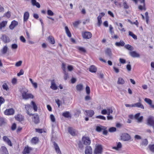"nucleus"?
<instances>
[{
	"label": "nucleus",
	"instance_id": "38",
	"mask_svg": "<svg viewBox=\"0 0 154 154\" xmlns=\"http://www.w3.org/2000/svg\"><path fill=\"white\" fill-rule=\"evenodd\" d=\"M48 41L51 44H54L55 43V40L54 38L52 36H49L48 38Z\"/></svg>",
	"mask_w": 154,
	"mask_h": 154
},
{
	"label": "nucleus",
	"instance_id": "13",
	"mask_svg": "<svg viewBox=\"0 0 154 154\" xmlns=\"http://www.w3.org/2000/svg\"><path fill=\"white\" fill-rule=\"evenodd\" d=\"M50 88L54 90H56L57 89V87L55 84L54 80L51 81V86H50Z\"/></svg>",
	"mask_w": 154,
	"mask_h": 154
},
{
	"label": "nucleus",
	"instance_id": "9",
	"mask_svg": "<svg viewBox=\"0 0 154 154\" xmlns=\"http://www.w3.org/2000/svg\"><path fill=\"white\" fill-rule=\"evenodd\" d=\"M14 112V111L13 109H6L4 112V114L6 115H13Z\"/></svg>",
	"mask_w": 154,
	"mask_h": 154
},
{
	"label": "nucleus",
	"instance_id": "3",
	"mask_svg": "<svg viewBox=\"0 0 154 154\" xmlns=\"http://www.w3.org/2000/svg\"><path fill=\"white\" fill-rule=\"evenodd\" d=\"M82 141L84 145H89L91 143L90 138L88 137L83 136L82 138Z\"/></svg>",
	"mask_w": 154,
	"mask_h": 154
},
{
	"label": "nucleus",
	"instance_id": "29",
	"mask_svg": "<svg viewBox=\"0 0 154 154\" xmlns=\"http://www.w3.org/2000/svg\"><path fill=\"white\" fill-rule=\"evenodd\" d=\"M1 151L2 154H8L7 148L5 146H2L1 147Z\"/></svg>",
	"mask_w": 154,
	"mask_h": 154
},
{
	"label": "nucleus",
	"instance_id": "24",
	"mask_svg": "<svg viewBox=\"0 0 154 154\" xmlns=\"http://www.w3.org/2000/svg\"><path fill=\"white\" fill-rule=\"evenodd\" d=\"M86 112L87 113V115L89 117H92L94 114V111L92 110H86Z\"/></svg>",
	"mask_w": 154,
	"mask_h": 154
},
{
	"label": "nucleus",
	"instance_id": "15",
	"mask_svg": "<svg viewBox=\"0 0 154 154\" xmlns=\"http://www.w3.org/2000/svg\"><path fill=\"white\" fill-rule=\"evenodd\" d=\"M105 53L106 55L110 57H111L112 55L111 49L109 48L105 50Z\"/></svg>",
	"mask_w": 154,
	"mask_h": 154
},
{
	"label": "nucleus",
	"instance_id": "30",
	"mask_svg": "<svg viewBox=\"0 0 154 154\" xmlns=\"http://www.w3.org/2000/svg\"><path fill=\"white\" fill-rule=\"evenodd\" d=\"M3 89L7 91H8L9 90V88L8 85L5 83H3L2 85Z\"/></svg>",
	"mask_w": 154,
	"mask_h": 154
},
{
	"label": "nucleus",
	"instance_id": "62",
	"mask_svg": "<svg viewBox=\"0 0 154 154\" xmlns=\"http://www.w3.org/2000/svg\"><path fill=\"white\" fill-rule=\"evenodd\" d=\"M67 69L69 71H71L73 70V67L72 66L69 65L67 66Z\"/></svg>",
	"mask_w": 154,
	"mask_h": 154
},
{
	"label": "nucleus",
	"instance_id": "36",
	"mask_svg": "<svg viewBox=\"0 0 154 154\" xmlns=\"http://www.w3.org/2000/svg\"><path fill=\"white\" fill-rule=\"evenodd\" d=\"M125 83V81L124 79L121 77H119L118 78L117 81V84L119 85H123Z\"/></svg>",
	"mask_w": 154,
	"mask_h": 154
},
{
	"label": "nucleus",
	"instance_id": "28",
	"mask_svg": "<svg viewBox=\"0 0 154 154\" xmlns=\"http://www.w3.org/2000/svg\"><path fill=\"white\" fill-rule=\"evenodd\" d=\"M125 45V43L123 41L121 40L119 42H116L115 45L117 47L123 46Z\"/></svg>",
	"mask_w": 154,
	"mask_h": 154
},
{
	"label": "nucleus",
	"instance_id": "5",
	"mask_svg": "<svg viewBox=\"0 0 154 154\" xmlns=\"http://www.w3.org/2000/svg\"><path fill=\"white\" fill-rule=\"evenodd\" d=\"M131 137L129 134L126 133L123 134L121 136V139L123 141H128L131 139Z\"/></svg>",
	"mask_w": 154,
	"mask_h": 154
},
{
	"label": "nucleus",
	"instance_id": "59",
	"mask_svg": "<svg viewBox=\"0 0 154 154\" xmlns=\"http://www.w3.org/2000/svg\"><path fill=\"white\" fill-rule=\"evenodd\" d=\"M5 123V119L2 118H0V126Z\"/></svg>",
	"mask_w": 154,
	"mask_h": 154
},
{
	"label": "nucleus",
	"instance_id": "42",
	"mask_svg": "<svg viewBox=\"0 0 154 154\" xmlns=\"http://www.w3.org/2000/svg\"><path fill=\"white\" fill-rule=\"evenodd\" d=\"M76 88L77 91H81L83 89V86L82 84H79L76 86Z\"/></svg>",
	"mask_w": 154,
	"mask_h": 154
},
{
	"label": "nucleus",
	"instance_id": "1",
	"mask_svg": "<svg viewBox=\"0 0 154 154\" xmlns=\"http://www.w3.org/2000/svg\"><path fill=\"white\" fill-rule=\"evenodd\" d=\"M28 90L26 88H23L20 91L23 99L27 100L29 98H33V96L31 94L28 93Z\"/></svg>",
	"mask_w": 154,
	"mask_h": 154
},
{
	"label": "nucleus",
	"instance_id": "44",
	"mask_svg": "<svg viewBox=\"0 0 154 154\" xmlns=\"http://www.w3.org/2000/svg\"><path fill=\"white\" fill-rule=\"evenodd\" d=\"M122 146V144L120 142H119L117 143V146H114L113 147V149H115L116 150H118L119 149H120L121 148Z\"/></svg>",
	"mask_w": 154,
	"mask_h": 154
},
{
	"label": "nucleus",
	"instance_id": "25",
	"mask_svg": "<svg viewBox=\"0 0 154 154\" xmlns=\"http://www.w3.org/2000/svg\"><path fill=\"white\" fill-rule=\"evenodd\" d=\"M140 115V113H137L134 116V117L137 119L139 122H141L143 119V116H141L139 117Z\"/></svg>",
	"mask_w": 154,
	"mask_h": 154
},
{
	"label": "nucleus",
	"instance_id": "6",
	"mask_svg": "<svg viewBox=\"0 0 154 154\" xmlns=\"http://www.w3.org/2000/svg\"><path fill=\"white\" fill-rule=\"evenodd\" d=\"M1 40L5 43H8L10 41L9 37L5 35H2L0 38Z\"/></svg>",
	"mask_w": 154,
	"mask_h": 154
},
{
	"label": "nucleus",
	"instance_id": "26",
	"mask_svg": "<svg viewBox=\"0 0 154 154\" xmlns=\"http://www.w3.org/2000/svg\"><path fill=\"white\" fill-rule=\"evenodd\" d=\"M31 3L33 6H35L38 8H40V5L38 2H37L36 0H31Z\"/></svg>",
	"mask_w": 154,
	"mask_h": 154
},
{
	"label": "nucleus",
	"instance_id": "32",
	"mask_svg": "<svg viewBox=\"0 0 154 154\" xmlns=\"http://www.w3.org/2000/svg\"><path fill=\"white\" fill-rule=\"evenodd\" d=\"M29 80L30 81L32 86L35 88H37L38 87V85L36 82H34L32 79L31 78L29 79Z\"/></svg>",
	"mask_w": 154,
	"mask_h": 154
},
{
	"label": "nucleus",
	"instance_id": "4",
	"mask_svg": "<svg viewBox=\"0 0 154 154\" xmlns=\"http://www.w3.org/2000/svg\"><path fill=\"white\" fill-rule=\"evenodd\" d=\"M82 36L83 38L85 39H89L91 38L92 34L91 33L89 32H83L82 33Z\"/></svg>",
	"mask_w": 154,
	"mask_h": 154
},
{
	"label": "nucleus",
	"instance_id": "10",
	"mask_svg": "<svg viewBox=\"0 0 154 154\" xmlns=\"http://www.w3.org/2000/svg\"><path fill=\"white\" fill-rule=\"evenodd\" d=\"M25 107L26 110L27 114L30 116H31L32 113H30L32 108V107L31 105L29 104L25 105Z\"/></svg>",
	"mask_w": 154,
	"mask_h": 154
},
{
	"label": "nucleus",
	"instance_id": "51",
	"mask_svg": "<svg viewBox=\"0 0 154 154\" xmlns=\"http://www.w3.org/2000/svg\"><path fill=\"white\" fill-rule=\"evenodd\" d=\"M148 143V141L146 139L143 140L142 141V144L145 146H146Z\"/></svg>",
	"mask_w": 154,
	"mask_h": 154
},
{
	"label": "nucleus",
	"instance_id": "18",
	"mask_svg": "<svg viewBox=\"0 0 154 154\" xmlns=\"http://www.w3.org/2000/svg\"><path fill=\"white\" fill-rule=\"evenodd\" d=\"M85 154H92V149L90 146H87L85 147Z\"/></svg>",
	"mask_w": 154,
	"mask_h": 154
},
{
	"label": "nucleus",
	"instance_id": "8",
	"mask_svg": "<svg viewBox=\"0 0 154 154\" xmlns=\"http://www.w3.org/2000/svg\"><path fill=\"white\" fill-rule=\"evenodd\" d=\"M32 148L28 146L25 147L23 152V154H28L32 150Z\"/></svg>",
	"mask_w": 154,
	"mask_h": 154
},
{
	"label": "nucleus",
	"instance_id": "19",
	"mask_svg": "<svg viewBox=\"0 0 154 154\" xmlns=\"http://www.w3.org/2000/svg\"><path fill=\"white\" fill-rule=\"evenodd\" d=\"M29 13L27 12H26L24 13L23 15V22H26L29 18Z\"/></svg>",
	"mask_w": 154,
	"mask_h": 154
},
{
	"label": "nucleus",
	"instance_id": "54",
	"mask_svg": "<svg viewBox=\"0 0 154 154\" xmlns=\"http://www.w3.org/2000/svg\"><path fill=\"white\" fill-rule=\"evenodd\" d=\"M22 63V61L21 60H20L16 63L15 64V66L17 67H19L20 66Z\"/></svg>",
	"mask_w": 154,
	"mask_h": 154
},
{
	"label": "nucleus",
	"instance_id": "16",
	"mask_svg": "<svg viewBox=\"0 0 154 154\" xmlns=\"http://www.w3.org/2000/svg\"><path fill=\"white\" fill-rule=\"evenodd\" d=\"M147 123L150 126L154 125V120L153 119L152 117L150 116L147 119Z\"/></svg>",
	"mask_w": 154,
	"mask_h": 154
},
{
	"label": "nucleus",
	"instance_id": "35",
	"mask_svg": "<svg viewBox=\"0 0 154 154\" xmlns=\"http://www.w3.org/2000/svg\"><path fill=\"white\" fill-rule=\"evenodd\" d=\"M138 9L140 11H146V8L145 4H143V5H139L138 7Z\"/></svg>",
	"mask_w": 154,
	"mask_h": 154
},
{
	"label": "nucleus",
	"instance_id": "39",
	"mask_svg": "<svg viewBox=\"0 0 154 154\" xmlns=\"http://www.w3.org/2000/svg\"><path fill=\"white\" fill-rule=\"evenodd\" d=\"M65 30L66 31V32L67 35V36L69 37H71V33L69 31V29L68 27L66 26L65 27Z\"/></svg>",
	"mask_w": 154,
	"mask_h": 154
},
{
	"label": "nucleus",
	"instance_id": "55",
	"mask_svg": "<svg viewBox=\"0 0 154 154\" xmlns=\"http://www.w3.org/2000/svg\"><path fill=\"white\" fill-rule=\"evenodd\" d=\"M123 6L125 9H128L129 8V6L126 2H124Z\"/></svg>",
	"mask_w": 154,
	"mask_h": 154
},
{
	"label": "nucleus",
	"instance_id": "27",
	"mask_svg": "<svg viewBox=\"0 0 154 154\" xmlns=\"http://www.w3.org/2000/svg\"><path fill=\"white\" fill-rule=\"evenodd\" d=\"M16 119L19 122H20L23 120V117L22 115L20 114H18L17 116H15Z\"/></svg>",
	"mask_w": 154,
	"mask_h": 154
},
{
	"label": "nucleus",
	"instance_id": "52",
	"mask_svg": "<svg viewBox=\"0 0 154 154\" xmlns=\"http://www.w3.org/2000/svg\"><path fill=\"white\" fill-rule=\"evenodd\" d=\"M149 147L150 150L152 152H154V144L153 145H149Z\"/></svg>",
	"mask_w": 154,
	"mask_h": 154
},
{
	"label": "nucleus",
	"instance_id": "7",
	"mask_svg": "<svg viewBox=\"0 0 154 154\" xmlns=\"http://www.w3.org/2000/svg\"><path fill=\"white\" fill-rule=\"evenodd\" d=\"M31 116H33L32 118L33 121L35 124L38 123L39 121V117L38 115L37 114H32Z\"/></svg>",
	"mask_w": 154,
	"mask_h": 154
},
{
	"label": "nucleus",
	"instance_id": "61",
	"mask_svg": "<svg viewBox=\"0 0 154 154\" xmlns=\"http://www.w3.org/2000/svg\"><path fill=\"white\" fill-rule=\"evenodd\" d=\"M116 131V128L115 127H111L109 129V131L110 132H113Z\"/></svg>",
	"mask_w": 154,
	"mask_h": 154
},
{
	"label": "nucleus",
	"instance_id": "60",
	"mask_svg": "<svg viewBox=\"0 0 154 154\" xmlns=\"http://www.w3.org/2000/svg\"><path fill=\"white\" fill-rule=\"evenodd\" d=\"M86 91L88 94H90V88L89 87L87 86L86 88Z\"/></svg>",
	"mask_w": 154,
	"mask_h": 154
},
{
	"label": "nucleus",
	"instance_id": "45",
	"mask_svg": "<svg viewBox=\"0 0 154 154\" xmlns=\"http://www.w3.org/2000/svg\"><path fill=\"white\" fill-rule=\"evenodd\" d=\"M116 24L118 26H119L121 28V29L119 28V29L120 30V31H122V32H125V29L123 28V25L121 23H119V24H118V23H116Z\"/></svg>",
	"mask_w": 154,
	"mask_h": 154
},
{
	"label": "nucleus",
	"instance_id": "2",
	"mask_svg": "<svg viewBox=\"0 0 154 154\" xmlns=\"http://www.w3.org/2000/svg\"><path fill=\"white\" fill-rule=\"evenodd\" d=\"M103 152V148L101 145H97L95 146L94 150V154H101Z\"/></svg>",
	"mask_w": 154,
	"mask_h": 154
},
{
	"label": "nucleus",
	"instance_id": "56",
	"mask_svg": "<svg viewBox=\"0 0 154 154\" xmlns=\"http://www.w3.org/2000/svg\"><path fill=\"white\" fill-rule=\"evenodd\" d=\"M96 118L99 119L103 120L106 119L105 117L102 116H96Z\"/></svg>",
	"mask_w": 154,
	"mask_h": 154
},
{
	"label": "nucleus",
	"instance_id": "53",
	"mask_svg": "<svg viewBox=\"0 0 154 154\" xmlns=\"http://www.w3.org/2000/svg\"><path fill=\"white\" fill-rule=\"evenodd\" d=\"M51 121L52 122H54L55 121V119L54 116L53 114H51L50 116Z\"/></svg>",
	"mask_w": 154,
	"mask_h": 154
},
{
	"label": "nucleus",
	"instance_id": "20",
	"mask_svg": "<svg viewBox=\"0 0 154 154\" xmlns=\"http://www.w3.org/2000/svg\"><path fill=\"white\" fill-rule=\"evenodd\" d=\"M18 24L17 22L14 20L12 22L11 24L9 26V28L11 29H13L18 25Z\"/></svg>",
	"mask_w": 154,
	"mask_h": 154
},
{
	"label": "nucleus",
	"instance_id": "41",
	"mask_svg": "<svg viewBox=\"0 0 154 154\" xmlns=\"http://www.w3.org/2000/svg\"><path fill=\"white\" fill-rule=\"evenodd\" d=\"M125 48L130 51H132L134 49V48L133 46L128 44L125 45Z\"/></svg>",
	"mask_w": 154,
	"mask_h": 154
},
{
	"label": "nucleus",
	"instance_id": "64",
	"mask_svg": "<svg viewBox=\"0 0 154 154\" xmlns=\"http://www.w3.org/2000/svg\"><path fill=\"white\" fill-rule=\"evenodd\" d=\"M20 41L23 42L25 43L26 42V40L25 38L23 36H21L20 37Z\"/></svg>",
	"mask_w": 154,
	"mask_h": 154
},
{
	"label": "nucleus",
	"instance_id": "34",
	"mask_svg": "<svg viewBox=\"0 0 154 154\" xmlns=\"http://www.w3.org/2000/svg\"><path fill=\"white\" fill-rule=\"evenodd\" d=\"M97 70V68L94 66H91L89 68V71L91 72H95Z\"/></svg>",
	"mask_w": 154,
	"mask_h": 154
},
{
	"label": "nucleus",
	"instance_id": "11",
	"mask_svg": "<svg viewBox=\"0 0 154 154\" xmlns=\"http://www.w3.org/2000/svg\"><path fill=\"white\" fill-rule=\"evenodd\" d=\"M68 132L71 135L73 136H75L77 133L75 129L71 127L68 128Z\"/></svg>",
	"mask_w": 154,
	"mask_h": 154
},
{
	"label": "nucleus",
	"instance_id": "23",
	"mask_svg": "<svg viewBox=\"0 0 154 154\" xmlns=\"http://www.w3.org/2000/svg\"><path fill=\"white\" fill-rule=\"evenodd\" d=\"M31 105L34 111L35 112H36L38 110V107L35 103L33 101H32L31 102Z\"/></svg>",
	"mask_w": 154,
	"mask_h": 154
},
{
	"label": "nucleus",
	"instance_id": "21",
	"mask_svg": "<svg viewBox=\"0 0 154 154\" xmlns=\"http://www.w3.org/2000/svg\"><path fill=\"white\" fill-rule=\"evenodd\" d=\"M54 145L55 149L57 153L58 154H61L59 147L57 144L55 142H54Z\"/></svg>",
	"mask_w": 154,
	"mask_h": 154
},
{
	"label": "nucleus",
	"instance_id": "40",
	"mask_svg": "<svg viewBox=\"0 0 154 154\" xmlns=\"http://www.w3.org/2000/svg\"><path fill=\"white\" fill-rule=\"evenodd\" d=\"M63 116L66 118H69L71 117V115L69 112L68 111H66L63 112L62 114Z\"/></svg>",
	"mask_w": 154,
	"mask_h": 154
},
{
	"label": "nucleus",
	"instance_id": "22",
	"mask_svg": "<svg viewBox=\"0 0 154 154\" xmlns=\"http://www.w3.org/2000/svg\"><path fill=\"white\" fill-rule=\"evenodd\" d=\"M144 101L149 104L151 108H154V105L152 104V101L151 99L148 98H145Z\"/></svg>",
	"mask_w": 154,
	"mask_h": 154
},
{
	"label": "nucleus",
	"instance_id": "33",
	"mask_svg": "<svg viewBox=\"0 0 154 154\" xmlns=\"http://www.w3.org/2000/svg\"><path fill=\"white\" fill-rule=\"evenodd\" d=\"M8 48L7 45L4 46L3 48L2 49L1 51L3 54H6L8 51Z\"/></svg>",
	"mask_w": 154,
	"mask_h": 154
},
{
	"label": "nucleus",
	"instance_id": "14",
	"mask_svg": "<svg viewBox=\"0 0 154 154\" xmlns=\"http://www.w3.org/2000/svg\"><path fill=\"white\" fill-rule=\"evenodd\" d=\"M4 141L10 146H12V143L10 140L6 136H4L3 138Z\"/></svg>",
	"mask_w": 154,
	"mask_h": 154
},
{
	"label": "nucleus",
	"instance_id": "12",
	"mask_svg": "<svg viewBox=\"0 0 154 154\" xmlns=\"http://www.w3.org/2000/svg\"><path fill=\"white\" fill-rule=\"evenodd\" d=\"M130 55L133 57H139L140 55L136 51H131L129 52Z\"/></svg>",
	"mask_w": 154,
	"mask_h": 154
},
{
	"label": "nucleus",
	"instance_id": "50",
	"mask_svg": "<svg viewBox=\"0 0 154 154\" xmlns=\"http://www.w3.org/2000/svg\"><path fill=\"white\" fill-rule=\"evenodd\" d=\"M7 18H9L11 16V12L9 11H8L6 13H5L3 16Z\"/></svg>",
	"mask_w": 154,
	"mask_h": 154
},
{
	"label": "nucleus",
	"instance_id": "31",
	"mask_svg": "<svg viewBox=\"0 0 154 154\" xmlns=\"http://www.w3.org/2000/svg\"><path fill=\"white\" fill-rule=\"evenodd\" d=\"M106 128L105 127L102 126H97L96 128V130L98 132H100L102 130L106 129Z\"/></svg>",
	"mask_w": 154,
	"mask_h": 154
},
{
	"label": "nucleus",
	"instance_id": "58",
	"mask_svg": "<svg viewBox=\"0 0 154 154\" xmlns=\"http://www.w3.org/2000/svg\"><path fill=\"white\" fill-rule=\"evenodd\" d=\"M11 47L13 49H16L18 47V45L16 44H14L11 45Z\"/></svg>",
	"mask_w": 154,
	"mask_h": 154
},
{
	"label": "nucleus",
	"instance_id": "47",
	"mask_svg": "<svg viewBox=\"0 0 154 154\" xmlns=\"http://www.w3.org/2000/svg\"><path fill=\"white\" fill-rule=\"evenodd\" d=\"M80 51L83 53L86 52V50L85 48L83 47H78L77 48Z\"/></svg>",
	"mask_w": 154,
	"mask_h": 154
},
{
	"label": "nucleus",
	"instance_id": "43",
	"mask_svg": "<svg viewBox=\"0 0 154 154\" xmlns=\"http://www.w3.org/2000/svg\"><path fill=\"white\" fill-rule=\"evenodd\" d=\"M38 141V138L37 137H33L31 140V142L32 143L35 144L37 143Z\"/></svg>",
	"mask_w": 154,
	"mask_h": 154
},
{
	"label": "nucleus",
	"instance_id": "37",
	"mask_svg": "<svg viewBox=\"0 0 154 154\" xmlns=\"http://www.w3.org/2000/svg\"><path fill=\"white\" fill-rule=\"evenodd\" d=\"M7 21H2L0 23V29H2V28L4 27L7 25Z\"/></svg>",
	"mask_w": 154,
	"mask_h": 154
},
{
	"label": "nucleus",
	"instance_id": "49",
	"mask_svg": "<svg viewBox=\"0 0 154 154\" xmlns=\"http://www.w3.org/2000/svg\"><path fill=\"white\" fill-rule=\"evenodd\" d=\"M106 110L107 112V114L108 115H109L110 114L112 113L113 112L111 108H107Z\"/></svg>",
	"mask_w": 154,
	"mask_h": 154
},
{
	"label": "nucleus",
	"instance_id": "17",
	"mask_svg": "<svg viewBox=\"0 0 154 154\" xmlns=\"http://www.w3.org/2000/svg\"><path fill=\"white\" fill-rule=\"evenodd\" d=\"M137 107L140 108L142 109H144V107L143 105H142L140 103H136L132 104L131 107Z\"/></svg>",
	"mask_w": 154,
	"mask_h": 154
},
{
	"label": "nucleus",
	"instance_id": "63",
	"mask_svg": "<svg viewBox=\"0 0 154 154\" xmlns=\"http://www.w3.org/2000/svg\"><path fill=\"white\" fill-rule=\"evenodd\" d=\"M24 74V71L23 69H21L20 72L17 74V75L20 76L21 75H23Z\"/></svg>",
	"mask_w": 154,
	"mask_h": 154
},
{
	"label": "nucleus",
	"instance_id": "46",
	"mask_svg": "<svg viewBox=\"0 0 154 154\" xmlns=\"http://www.w3.org/2000/svg\"><path fill=\"white\" fill-rule=\"evenodd\" d=\"M102 18L100 16H98L97 17L98 20V25L99 26H100L102 24V21L101 20Z\"/></svg>",
	"mask_w": 154,
	"mask_h": 154
},
{
	"label": "nucleus",
	"instance_id": "57",
	"mask_svg": "<svg viewBox=\"0 0 154 154\" xmlns=\"http://www.w3.org/2000/svg\"><path fill=\"white\" fill-rule=\"evenodd\" d=\"M47 14L49 16H52L54 15L53 12L50 10H48L47 11Z\"/></svg>",
	"mask_w": 154,
	"mask_h": 154
},
{
	"label": "nucleus",
	"instance_id": "48",
	"mask_svg": "<svg viewBox=\"0 0 154 154\" xmlns=\"http://www.w3.org/2000/svg\"><path fill=\"white\" fill-rule=\"evenodd\" d=\"M109 32L112 35L114 33V32L113 30V27H112V26L111 25H109Z\"/></svg>",
	"mask_w": 154,
	"mask_h": 154
}]
</instances>
